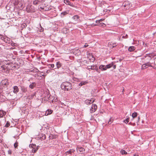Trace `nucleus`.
<instances>
[{
    "instance_id": "nucleus-1",
    "label": "nucleus",
    "mask_w": 156,
    "mask_h": 156,
    "mask_svg": "<svg viewBox=\"0 0 156 156\" xmlns=\"http://www.w3.org/2000/svg\"><path fill=\"white\" fill-rule=\"evenodd\" d=\"M7 58L9 62L11 65H13L14 68L18 69L20 66V63L22 60L20 58H16V56L12 54H8L7 55Z\"/></svg>"
},
{
    "instance_id": "nucleus-2",
    "label": "nucleus",
    "mask_w": 156,
    "mask_h": 156,
    "mask_svg": "<svg viewBox=\"0 0 156 156\" xmlns=\"http://www.w3.org/2000/svg\"><path fill=\"white\" fill-rule=\"evenodd\" d=\"M2 68V71L3 73H9L10 70H14L17 69L16 68H14L13 65H11L10 63L4 64L1 66Z\"/></svg>"
},
{
    "instance_id": "nucleus-3",
    "label": "nucleus",
    "mask_w": 156,
    "mask_h": 156,
    "mask_svg": "<svg viewBox=\"0 0 156 156\" xmlns=\"http://www.w3.org/2000/svg\"><path fill=\"white\" fill-rule=\"evenodd\" d=\"M61 89L65 91L70 90L72 88V84L69 82L65 81L62 82L61 85Z\"/></svg>"
},
{
    "instance_id": "nucleus-4",
    "label": "nucleus",
    "mask_w": 156,
    "mask_h": 156,
    "mask_svg": "<svg viewBox=\"0 0 156 156\" xmlns=\"http://www.w3.org/2000/svg\"><path fill=\"white\" fill-rule=\"evenodd\" d=\"M114 62H112L109 64L107 65L106 66L103 65H101L99 67V69H101L102 71H104L106 70L107 69H109L112 67L113 64Z\"/></svg>"
},
{
    "instance_id": "nucleus-5",
    "label": "nucleus",
    "mask_w": 156,
    "mask_h": 156,
    "mask_svg": "<svg viewBox=\"0 0 156 156\" xmlns=\"http://www.w3.org/2000/svg\"><path fill=\"white\" fill-rule=\"evenodd\" d=\"M26 11L28 13L34 12L36 11L35 7L31 4H28L26 8Z\"/></svg>"
},
{
    "instance_id": "nucleus-6",
    "label": "nucleus",
    "mask_w": 156,
    "mask_h": 156,
    "mask_svg": "<svg viewBox=\"0 0 156 156\" xmlns=\"http://www.w3.org/2000/svg\"><path fill=\"white\" fill-rule=\"evenodd\" d=\"M76 150L79 154H82L84 152L85 150L84 148L78 146L76 147Z\"/></svg>"
},
{
    "instance_id": "nucleus-7",
    "label": "nucleus",
    "mask_w": 156,
    "mask_h": 156,
    "mask_svg": "<svg viewBox=\"0 0 156 156\" xmlns=\"http://www.w3.org/2000/svg\"><path fill=\"white\" fill-rule=\"evenodd\" d=\"M72 19L73 20L74 23H73L74 24H76L80 20V17L78 15H75L72 17Z\"/></svg>"
},
{
    "instance_id": "nucleus-8",
    "label": "nucleus",
    "mask_w": 156,
    "mask_h": 156,
    "mask_svg": "<svg viewBox=\"0 0 156 156\" xmlns=\"http://www.w3.org/2000/svg\"><path fill=\"white\" fill-rule=\"evenodd\" d=\"M97 106L96 104H93L90 110L91 113L95 112L97 109Z\"/></svg>"
},
{
    "instance_id": "nucleus-9",
    "label": "nucleus",
    "mask_w": 156,
    "mask_h": 156,
    "mask_svg": "<svg viewBox=\"0 0 156 156\" xmlns=\"http://www.w3.org/2000/svg\"><path fill=\"white\" fill-rule=\"evenodd\" d=\"M148 67H152L151 63L150 62H147L144 64H143L142 66V69H145Z\"/></svg>"
},
{
    "instance_id": "nucleus-10",
    "label": "nucleus",
    "mask_w": 156,
    "mask_h": 156,
    "mask_svg": "<svg viewBox=\"0 0 156 156\" xmlns=\"http://www.w3.org/2000/svg\"><path fill=\"white\" fill-rule=\"evenodd\" d=\"M45 0H35L33 2V4L34 5H36L38 4L44 3Z\"/></svg>"
},
{
    "instance_id": "nucleus-11",
    "label": "nucleus",
    "mask_w": 156,
    "mask_h": 156,
    "mask_svg": "<svg viewBox=\"0 0 156 156\" xmlns=\"http://www.w3.org/2000/svg\"><path fill=\"white\" fill-rule=\"evenodd\" d=\"M1 83L3 86H7L9 85L8 80L7 79H5L2 80L1 82Z\"/></svg>"
},
{
    "instance_id": "nucleus-12",
    "label": "nucleus",
    "mask_w": 156,
    "mask_h": 156,
    "mask_svg": "<svg viewBox=\"0 0 156 156\" xmlns=\"http://www.w3.org/2000/svg\"><path fill=\"white\" fill-rule=\"evenodd\" d=\"M38 139L45 140L46 138L45 134L43 133L40 134L37 137Z\"/></svg>"
},
{
    "instance_id": "nucleus-13",
    "label": "nucleus",
    "mask_w": 156,
    "mask_h": 156,
    "mask_svg": "<svg viewBox=\"0 0 156 156\" xmlns=\"http://www.w3.org/2000/svg\"><path fill=\"white\" fill-rule=\"evenodd\" d=\"M48 100H47L48 101H49L50 102H51L53 103L54 102V98L53 97L51 96V95H48Z\"/></svg>"
},
{
    "instance_id": "nucleus-14",
    "label": "nucleus",
    "mask_w": 156,
    "mask_h": 156,
    "mask_svg": "<svg viewBox=\"0 0 156 156\" xmlns=\"http://www.w3.org/2000/svg\"><path fill=\"white\" fill-rule=\"evenodd\" d=\"M36 93H34L31 95L27 96V98L29 99H32L33 98L36 97Z\"/></svg>"
},
{
    "instance_id": "nucleus-15",
    "label": "nucleus",
    "mask_w": 156,
    "mask_h": 156,
    "mask_svg": "<svg viewBox=\"0 0 156 156\" xmlns=\"http://www.w3.org/2000/svg\"><path fill=\"white\" fill-rule=\"evenodd\" d=\"M56 65L57 68H55V69H58L59 68H60L62 66V64L59 61H58L56 62Z\"/></svg>"
},
{
    "instance_id": "nucleus-16",
    "label": "nucleus",
    "mask_w": 156,
    "mask_h": 156,
    "mask_svg": "<svg viewBox=\"0 0 156 156\" xmlns=\"http://www.w3.org/2000/svg\"><path fill=\"white\" fill-rule=\"evenodd\" d=\"M75 151V150L73 149H70L68 151L66 152L65 154L66 155H67L68 154H71L72 153H74Z\"/></svg>"
},
{
    "instance_id": "nucleus-17",
    "label": "nucleus",
    "mask_w": 156,
    "mask_h": 156,
    "mask_svg": "<svg viewBox=\"0 0 156 156\" xmlns=\"http://www.w3.org/2000/svg\"><path fill=\"white\" fill-rule=\"evenodd\" d=\"M36 84L37 83L35 82L30 83L29 87L31 89H32L36 87Z\"/></svg>"
},
{
    "instance_id": "nucleus-18",
    "label": "nucleus",
    "mask_w": 156,
    "mask_h": 156,
    "mask_svg": "<svg viewBox=\"0 0 156 156\" xmlns=\"http://www.w3.org/2000/svg\"><path fill=\"white\" fill-rule=\"evenodd\" d=\"M21 89L22 91L24 93H26L27 91V88L25 86H20Z\"/></svg>"
},
{
    "instance_id": "nucleus-19",
    "label": "nucleus",
    "mask_w": 156,
    "mask_h": 156,
    "mask_svg": "<svg viewBox=\"0 0 156 156\" xmlns=\"http://www.w3.org/2000/svg\"><path fill=\"white\" fill-rule=\"evenodd\" d=\"M69 12V11H66L62 12L60 15L61 17H64L65 16L68 14Z\"/></svg>"
},
{
    "instance_id": "nucleus-20",
    "label": "nucleus",
    "mask_w": 156,
    "mask_h": 156,
    "mask_svg": "<svg viewBox=\"0 0 156 156\" xmlns=\"http://www.w3.org/2000/svg\"><path fill=\"white\" fill-rule=\"evenodd\" d=\"M6 114V112L3 110H0V118H2Z\"/></svg>"
},
{
    "instance_id": "nucleus-21",
    "label": "nucleus",
    "mask_w": 156,
    "mask_h": 156,
    "mask_svg": "<svg viewBox=\"0 0 156 156\" xmlns=\"http://www.w3.org/2000/svg\"><path fill=\"white\" fill-rule=\"evenodd\" d=\"M35 147H34L32 150V151L34 153L36 152L38 149L39 147H40L39 146H36V145H34Z\"/></svg>"
},
{
    "instance_id": "nucleus-22",
    "label": "nucleus",
    "mask_w": 156,
    "mask_h": 156,
    "mask_svg": "<svg viewBox=\"0 0 156 156\" xmlns=\"http://www.w3.org/2000/svg\"><path fill=\"white\" fill-rule=\"evenodd\" d=\"M92 98H91L90 100L88 99L85 100L84 101L85 103L87 105L91 104L92 103H91V101H92Z\"/></svg>"
},
{
    "instance_id": "nucleus-23",
    "label": "nucleus",
    "mask_w": 156,
    "mask_h": 156,
    "mask_svg": "<svg viewBox=\"0 0 156 156\" xmlns=\"http://www.w3.org/2000/svg\"><path fill=\"white\" fill-rule=\"evenodd\" d=\"M88 67H89L88 69L89 70H90V69L94 70V69H96V68L97 66L96 65H94L91 66H88Z\"/></svg>"
},
{
    "instance_id": "nucleus-24",
    "label": "nucleus",
    "mask_w": 156,
    "mask_h": 156,
    "mask_svg": "<svg viewBox=\"0 0 156 156\" xmlns=\"http://www.w3.org/2000/svg\"><path fill=\"white\" fill-rule=\"evenodd\" d=\"M13 92L15 93H16L19 91V89L17 86H15L13 87Z\"/></svg>"
},
{
    "instance_id": "nucleus-25",
    "label": "nucleus",
    "mask_w": 156,
    "mask_h": 156,
    "mask_svg": "<svg viewBox=\"0 0 156 156\" xmlns=\"http://www.w3.org/2000/svg\"><path fill=\"white\" fill-rule=\"evenodd\" d=\"M14 4L15 5H20V0H15Z\"/></svg>"
},
{
    "instance_id": "nucleus-26",
    "label": "nucleus",
    "mask_w": 156,
    "mask_h": 156,
    "mask_svg": "<svg viewBox=\"0 0 156 156\" xmlns=\"http://www.w3.org/2000/svg\"><path fill=\"white\" fill-rule=\"evenodd\" d=\"M56 138V135H53V134H50V135L49 136V138L51 139H55Z\"/></svg>"
},
{
    "instance_id": "nucleus-27",
    "label": "nucleus",
    "mask_w": 156,
    "mask_h": 156,
    "mask_svg": "<svg viewBox=\"0 0 156 156\" xmlns=\"http://www.w3.org/2000/svg\"><path fill=\"white\" fill-rule=\"evenodd\" d=\"M10 39L9 38L6 37L5 38L4 41L6 43H10Z\"/></svg>"
},
{
    "instance_id": "nucleus-28",
    "label": "nucleus",
    "mask_w": 156,
    "mask_h": 156,
    "mask_svg": "<svg viewBox=\"0 0 156 156\" xmlns=\"http://www.w3.org/2000/svg\"><path fill=\"white\" fill-rule=\"evenodd\" d=\"M137 112H134L132 113V116L133 117L132 119V120H133L135 118H136L137 117Z\"/></svg>"
},
{
    "instance_id": "nucleus-29",
    "label": "nucleus",
    "mask_w": 156,
    "mask_h": 156,
    "mask_svg": "<svg viewBox=\"0 0 156 156\" xmlns=\"http://www.w3.org/2000/svg\"><path fill=\"white\" fill-rule=\"evenodd\" d=\"M129 5V2L125 1L123 3V5L124 7H126V6H128Z\"/></svg>"
},
{
    "instance_id": "nucleus-30",
    "label": "nucleus",
    "mask_w": 156,
    "mask_h": 156,
    "mask_svg": "<svg viewBox=\"0 0 156 156\" xmlns=\"http://www.w3.org/2000/svg\"><path fill=\"white\" fill-rule=\"evenodd\" d=\"M87 83V82L86 81H82L79 84V86H81L83 85H85Z\"/></svg>"
},
{
    "instance_id": "nucleus-31",
    "label": "nucleus",
    "mask_w": 156,
    "mask_h": 156,
    "mask_svg": "<svg viewBox=\"0 0 156 156\" xmlns=\"http://www.w3.org/2000/svg\"><path fill=\"white\" fill-rule=\"evenodd\" d=\"M135 49V47L133 46H130L129 47L128 49V50L130 51H133Z\"/></svg>"
},
{
    "instance_id": "nucleus-32",
    "label": "nucleus",
    "mask_w": 156,
    "mask_h": 156,
    "mask_svg": "<svg viewBox=\"0 0 156 156\" xmlns=\"http://www.w3.org/2000/svg\"><path fill=\"white\" fill-rule=\"evenodd\" d=\"M120 153L122 155L123 154H127V153L125 150L122 149L120 151Z\"/></svg>"
},
{
    "instance_id": "nucleus-33",
    "label": "nucleus",
    "mask_w": 156,
    "mask_h": 156,
    "mask_svg": "<svg viewBox=\"0 0 156 156\" xmlns=\"http://www.w3.org/2000/svg\"><path fill=\"white\" fill-rule=\"evenodd\" d=\"M73 81H76L77 82H80V80L77 78H76L75 77H73Z\"/></svg>"
},
{
    "instance_id": "nucleus-34",
    "label": "nucleus",
    "mask_w": 156,
    "mask_h": 156,
    "mask_svg": "<svg viewBox=\"0 0 156 156\" xmlns=\"http://www.w3.org/2000/svg\"><path fill=\"white\" fill-rule=\"evenodd\" d=\"M64 2L67 5H70V4H71V2L69 0H64Z\"/></svg>"
},
{
    "instance_id": "nucleus-35",
    "label": "nucleus",
    "mask_w": 156,
    "mask_h": 156,
    "mask_svg": "<svg viewBox=\"0 0 156 156\" xmlns=\"http://www.w3.org/2000/svg\"><path fill=\"white\" fill-rule=\"evenodd\" d=\"M64 69H63V68H62V71H56L57 72V73L60 74H62L64 73Z\"/></svg>"
},
{
    "instance_id": "nucleus-36",
    "label": "nucleus",
    "mask_w": 156,
    "mask_h": 156,
    "mask_svg": "<svg viewBox=\"0 0 156 156\" xmlns=\"http://www.w3.org/2000/svg\"><path fill=\"white\" fill-rule=\"evenodd\" d=\"M5 38V37L3 36L0 34V39L4 41Z\"/></svg>"
},
{
    "instance_id": "nucleus-37",
    "label": "nucleus",
    "mask_w": 156,
    "mask_h": 156,
    "mask_svg": "<svg viewBox=\"0 0 156 156\" xmlns=\"http://www.w3.org/2000/svg\"><path fill=\"white\" fill-rule=\"evenodd\" d=\"M18 142L16 141L14 144V146L15 148H17L18 146Z\"/></svg>"
},
{
    "instance_id": "nucleus-38",
    "label": "nucleus",
    "mask_w": 156,
    "mask_h": 156,
    "mask_svg": "<svg viewBox=\"0 0 156 156\" xmlns=\"http://www.w3.org/2000/svg\"><path fill=\"white\" fill-rule=\"evenodd\" d=\"M10 124L9 122L8 121L6 122V124L5 126V127H8L10 126Z\"/></svg>"
},
{
    "instance_id": "nucleus-39",
    "label": "nucleus",
    "mask_w": 156,
    "mask_h": 156,
    "mask_svg": "<svg viewBox=\"0 0 156 156\" xmlns=\"http://www.w3.org/2000/svg\"><path fill=\"white\" fill-rule=\"evenodd\" d=\"M44 73H43V72H41L40 73V75H39V76H43V77L45 78V75H44Z\"/></svg>"
},
{
    "instance_id": "nucleus-40",
    "label": "nucleus",
    "mask_w": 156,
    "mask_h": 156,
    "mask_svg": "<svg viewBox=\"0 0 156 156\" xmlns=\"http://www.w3.org/2000/svg\"><path fill=\"white\" fill-rule=\"evenodd\" d=\"M99 26L101 27H104L106 26V25L105 23H100Z\"/></svg>"
},
{
    "instance_id": "nucleus-41",
    "label": "nucleus",
    "mask_w": 156,
    "mask_h": 156,
    "mask_svg": "<svg viewBox=\"0 0 156 156\" xmlns=\"http://www.w3.org/2000/svg\"><path fill=\"white\" fill-rule=\"evenodd\" d=\"M27 24L26 23H23L22 24L21 27L22 28H24L27 27Z\"/></svg>"
},
{
    "instance_id": "nucleus-42",
    "label": "nucleus",
    "mask_w": 156,
    "mask_h": 156,
    "mask_svg": "<svg viewBox=\"0 0 156 156\" xmlns=\"http://www.w3.org/2000/svg\"><path fill=\"white\" fill-rule=\"evenodd\" d=\"M34 145H36L35 144H31L29 145V147L32 148V149L35 147Z\"/></svg>"
},
{
    "instance_id": "nucleus-43",
    "label": "nucleus",
    "mask_w": 156,
    "mask_h": 156,
    "mask_svg": "<svg viewBox=\"0 0 156 156\" xmlns=\"http://www.w3.org/2000/svg\"><path fill=\"white\" fill-rule=\"evenodd\" d=\"M129 118H126L124 121V122L125 123L127 124V123L129 122Z\"/></svg>"
},
{
    "instance_id": "nucleus-44",
    "label": "nucleus",
    "mask_w": 156,
    "mask_h": 156,
    "mask_svg": "<svg viewBox=\"0 0 156 156\" xmlns=\"http://www.w3.org/2000/svg\"><path fill=\"white\" fill-rule=\"evenodd\" d=\"M49 67L50 68H53L54 67V64H49Z\"/></svg>"
},
{
    "instance_id": "nucleus-45",
    "label": "nucleus",
    "mask_w": 156,
    "mask_h": 156,
    "mask_svg": "<svg viewBox=\"0 0 156 156\" xmlns=\"http://www.w3.org/2000/svg\"><path fill=\"white\" fill-rule=\"evenodd\" d=\"M46 112H48L50 113V115L53 112V111L50 109H48Z\"/></svg>"
},
{
    "instance_id": "nucleus-46",
    "label": "nucleus",
    "mask_w": 156,
    "mask_h": 156,
    "mask_svg": "<svg viewBox=\"0 0 156 156\" xmlns=\"http://www.w3.org/2000/svg\"><path fill=\"white\" fill-rule=\"evenodd\" d=\"M146 55L147 56H149L150 58H151V56H152V55L151 53L147 54ZM151 58H150V59L151 60Z\"/></svg>"
},
{
    "instance_id": "nucleus-47",
    "label": "nucleus",
    "mask_w": 156,
    "mask_h": 156,
    "mask_svg": "<svg viewBox=\"0 0 156 156\" xmlns=\"http://www.w3.org/2000/svg\"><path fill=\"white\" fill-rule=\"evenodd\" d=\"M8 154L9 155H11L12 154V151L11 150H9L8 151Z\"/></svg>"
},
{
    "instance_id": "nucleus-48",
    "label": "nucleus",
    "mask_w": 156,
    "mask_h": 156,
    "mask_svg": "<svg viewBox=\"0 0 156 156\" xmlns=\"http://www.w3.org/2000/svg\"><path fill=\"white\" fill-rule=\"evenodd\" d=\"M129 125H131L133 126H135V125H136V124H135V123H132L131 122H130L129 123Z\"/></svg>"
},
{
    "instance_id": "nucleus-49",
    "label": "nucleus",
    "mask_w": 156,
    "mask_h": 156,
    "mask_svg": "<svg viewBox=\"0 0 156 156\" xmlns=\"http://www.w3.org/2000/svg\"><path fill=\"white\" fill-rule=\"evenodd\" d=\"M113 45H112L111 46V47H112V48H113L114 47H115L116 46V43H113L112 44Z\"/></svg>"
},
{
    "instance_id": "nucleus-50",
    "label": "nucleus",
    "mask_w": 156,
    "mask_h": 156,
    "mask_svg": "<svg viewBox=\"0 0 156 156\" xmlns=\"http://www.w3.org/2000/svg\"><path fill=\"white\" fill-rule=\"evenodd\" d=\"M112 122L113 121H112V120H111V118L109 119V121L108 123L109 124H111Z\"/></svg>"
},
{
    "instance_id": "nucleus-51",
    "label": "nucleus",
    "mask_w": 156,
    "mask_h": 156,
    "mask_svg": "<svg viewBox=\"0 0 156 156\" xmlns=\"http://www.w3.org/2000/svg\"><path fill=\"white\" fill-rule=\"evenodd\" d=\"M41 29H40L39 30V31H40L41 32H42L43 31L44 29V28H42L41 26Z\"/></svg>"
},
{
    "instance_id": "nucleus-52",
    "label": "nucleus",
    "mask_w": 156,
    "mask_h": 156,
    "mask_svg": "<svg viewBox=\"0 0 156 156\" xmlns=\"http://www.w3.org/2000/svg\"><path fill=\"white\" fill-rule=\"evenodd\" d=\"M18 6H19L20 7H21V8H23V4H21V3H20V5L19 6V5H18Z\"/></svg>"
},
{
    "instance_id": "nucleus-53",
    "label": "nucleus",
    "mask_w": 156,
    "mask_h": 156,
    "mask_svg": "<svg viewBox=\"0 0 156 156\" xmlns=\"http://www.w3.org/2000/svg\"><path fill=\"white\" fill-rule=\"evenodd\" d=\"M45 115H50V113L48 112H46L45 114Z\"/></svg>"
},
{
    "instance_id": "nucleus-54",
    "label": "nucleus",
    "mask_w": 156,
    "mask_h": 156,
    "mask_svg": "<svg viewBox=\"0 0 156 156\" xmlns=\"http://www.w3.org/2000/svg\"><path fill=\"white\" fill-rule=\"evenodd\" d=\"M92 101H91V103H93L94 101H95V99H94L93 98H92Z\"/></svg>"
},
{
    "instance_id": "nucleus-55",
    "label": "nucleus",
    "mask_w": 156,
    "mask_h": 156,
    "mask_svg": "<svg viewBox=\"0 0 156 156\" xmlns=\"http://www.w3.org/2000/svg\"><path fill=\"white\" fill-rule=\"evenodd\" d=\"M100 21H99V20H97L96 21V23H100Z\"/></svg>"
},
{
    "instance_id": "nucleus-56",
    "label": "nucleus",
    "mask_w": 156,
    "mask_h": 156,
    "mask_svg": "<svg viewBox=\"0 0 156 156\" xmlns=\"http://www.w3.org/2000/svg\"><path fill=\"white\" fill-rule=\"evenodd\" d=\"M113 68L114 69H115L116 68V65H114V64L113 65Z\"/></svg>"
},
{
    "instance_id": "nucleus-57",
    "label": "nucleus",
    "mask_w": 156,
    "mask_h": 156,
    "mask_svg": "<svg viewBox=\"0 0 156 156\" xmlns=\"http://www.w3.org/2000/svg\"><path fill=\"white\" fill-rule=\"evenodd\" d=\"M69 5L70 6H71L72 7H73V6H74V5H73V4L71 3V4H70V5Z\"/></svg>"
},
{
    "instance_id": "nucleus-58",
    "label": "nucleus",
    "mask_w": 156,
    "mask_h": 156,
    "mask_svg": "<svg viewBox=\"0 0 156 156\" xmlns=\"http://www.w3.org/2000/svg\"><path fill=\"white\" fill-rule=\"evenodd\" d=\"M94 70H95L97 72H98V69L97 68V66L96 68V69H94Z\"/></svg>"
},
{
    "instance_id": "nucleus-59",
    "label": "nucleus",
    "mask_w": 156,
    "mask_h": 156,
    "mask_svg": "<svg viewBox=\"0 0 156 156\" xmlns=\"http://www.w3.org/2000/svg\"><path fill=\"white\" fill-rule=\"evenodd\" d=\"M15 44L14 43H12L11 44V45L12 46H15Z\"/></svg>"
},
{
    "instance_id": "nucleus-60",
    "label": "nucleus",
    "mask_w": 156,
    "mask_h": 156,
    "mask_svg": "<svg viewBox=\"0 0 156 156\" xmlns=\"http://www.w3.org/2000/svg\"><path fill=\"white\" fill-rule=\"evenodd\" d=\"M134 156H139L137 154H134Z\"/></svg>"
},
{
    "instance_id": "nucleus-61",
    "label": "nucleus",
    "mask_w": 156,
    "mask_h": 156,
    "mask_svg": "<svg viewBox=\"0 0 156 156\" xmlns=\"http://www.w3.org/2000/svg\"><path fill=\"white\" fill-rule=\"evenodd\" d=\"M99 20V21H100V22H101V21H103L104 20V19H100V20Z\"/></svg>"
},
{
    "instance_id": "nucleus-62",
    "label": "nucleus",
    "mask_w": 156,
    "mask_h": 156,
    "mask_svg": "<svg viewBox=\"0 0 156 156\" xmlns=\"http://www.w3.org/2000/svg\"><path fill=\"white\" fill-rule=\"evenodd\" d=\"M50 72V70H47L46 72V73H49V72Z\"/></svg>"
},
{
    "instance_id": "nucleus-63",
    "label": "nucleus",
    "mask_w": 156,
    "mask_h": 156,
    "mask_svg": "<svg viewBox=\"0 0 156 156\" xmlns=\"http://www.w3.org/2000/svg\"><path fill=\"white\" fill-rule=\"evenodd\" d=\"M88 46V45H84V46H83V48H86V47H87V46Z\"/></svg>"
},
{
    "instance_id": "nucleus-64",
    "label": "nucleus",
    "mask_w": 156,
    "mask_h": 156,
    "mask_svg": "<svg viewBox=\"0 0 156 156\" xmlns=\"http://www.w3.org/2000/svg\"><path fill=\"white\" fill-rule=\"evenodd\" d=\"M37 101H39L40 102H41V100L38 99L37 100Z\"/></svg>"
}]
</instances>
